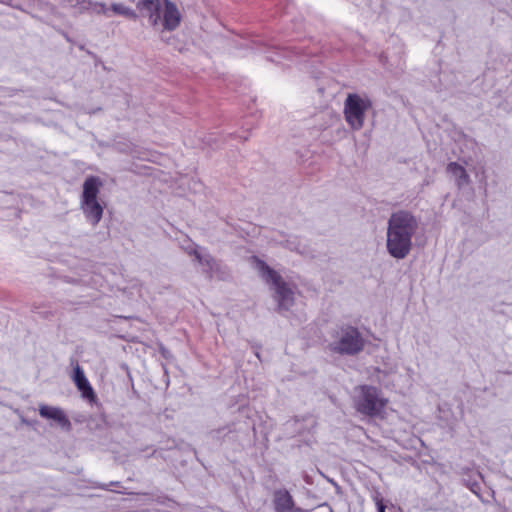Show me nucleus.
<instances>
[{"instance_id": "22", "label": "nucleus", "mask_w": 512, "mask_h": 512, "mask_svg": "<svg viewBox=\"0 0 512 512\" xmlns=\"http://www.w3.org/2000/svg\"><path fill=\"white\" fill-rule=\"evenodd\" d=\"M130 145H131V144H123V145L118 144V145H117V149H118L120 152H122V153H123V151H122V150H129V146H130Z\"/></svg>"}, {"instance_id": "9", "label": "nucleus", "mask_w": 512, "mask_h": 512, "mask_svg": "<svg viewBox=\"0 0 512 512\" xmlns=\"http://www.w3.org/2000/svg\"><path fill=\"white\" fill-rule=\"evenodd\" d=\"M39 414L41 417L46 419H52L56 421L62 429L65 431H71L72 424L64 411L59 407H53L48 405H41L39 407Z\"/></svg>"}, {"instance_id": "5", "label": "nucleus", "mask_w": 512, "mask_h": 512, "mask_svg": "<svg viewBox=\"0 0 512 512\" xmlns=\"http://www.w3.org/2000/svg\"><path fill=\"white\" fill-rule=\"evenodd\" d=\"M368 96L350 93L344 101V118L352 130H360L364 126L366 112L372 108Z\"/></svg>"}, {"instance_id": "15", "label": "nucleus", "mask_w": 512, "mask_h": 512, "mask_svg": "<svg viewBox=\"0 0 512 512\" xmlns=\"http://www.w3.org/2000/svg\"><path fill=\"white\" fill-rule=\"evenodd\" d=\"M235 423H229L222 427L212 429L208 432V437L216 442L222 443L231 433H235Z\"/></svg>"}, {"instance_id": "8", "label": "nucleus", "mask_w": 512, "mask_h": 512, "mask_svg": "<svg viewBox=\"0 0 512 512\" xmlns=\"http://www.w3.org/2000/svg\"><path fill=\"white\" fill-rule=\"evenodd\" d=\"M137 7L147 11L151 26L156 27L161 22L165 0H141Z\"/></svg>"}, {"instance_id": "7", "label": "nucleus", "mask_w": 512, "mask_h": 512, "mask_svg": "<svg viewBox=\"0 0 512 512\" xmlns=\"http://www.w3.org/2000/svg\"><path fill=\"white\" fill-rule=\"evenodd\" d=\"M181 13L177 6L170 0H165V7L161 16L163 30L174 31L181 23Z\"/></svg>"}, {"instance_id": "12", "label": "nucleus", "mask_w": 512, "mask_h": 512, "mask_svg": "<svg viewBox=\"0 0 512 512\" xmlns=\"http://www.w3.org/2000/svg\"><path fill=\"white\" fill-rule=\"evenodd\" d=\"M103 183L97 176H89L83 183L81 202L98 200V194Z\"/></svg>"}, {"instance_id": "20", "label": "nucleus", "mask_w": 512, "mask_h": 512, "mask_svg": "<svg viewBox=\"0 0 512 512\" xmlns=\"http://www.w3.org/2000/svg\"><path fill=\"white\" fill-rule=\"evenodd\" d=\"M108 10L109 9L106 7L105 3L93 1L90 11H92L96 14L108 15Z\"/></svg>"}, {"instance_id": "16", "label": "nucleus", "mask_w": 512, "mask_h": 512, "mask_svg": "<svg viewBox=\"0 0 512 512\" xmlns=\"http://www.w3.org/2000/svg\"><path fill=\"white\" fill-rule=\"evenodd\" d=\"M123 153L130 155L133 158L139 159V160H150L151 153L150 151L141 148L139 146H136L134 144H131L129 146V150H122Z\"/></svg>"}, {"instance_id": "4", "label": "nucleus", "mask_w": 512, "mask_h": 512, "mask_svg": "<svg viewBox=\"0 0 512 512\" xmlns=\"http://www.w3.org/2000/svg\"><path fill=\"white\" fill-rule=\"evenodd\" d=\"M262 278L271 283L275 290V300L278 303L279 311H287L294 304V293L281 275L269 267L264 261H258Z\"/></svg>"}, {"instance_id": "23", "label": "nucleus", "mask_w": 512, "mask_h": 512, "mask_svg": "<svg viewBox=\"0 0 512 512\" xmlns=\"http://www.w3.org/2000/svg\"><path fill=\"white\" fill-rule=\"evenodd\" d=\"M110 485L120 486V482H111Z\"/></svg>"}, {"instance_id": "14", "label": "nucleus", "mask_w": 512, "mask_h": 512, "mask_svg": "<svg viewBox=\"0 0 512 512\" xmlns=\"http://www.w3.org/2000/svg\"><path fill=\"white\" fill-rule=\"evenodd\" d=\"M73 380L77 388L82 392V396L84 398L92 399L95 397L93 388L91 387L82 368L79 365H77L74 369Z\"/></svg>"}, {"instance_id": "17", "label": "nucleus", "mask_w": 512, "mask_h": 512, "mask_svg": "<svg viewBox=\"0 0 512 512\" xmlns=\"http://www.w3.org/2000/svg\"><path fill=\"white\" fill-rule=\"evenodd\" d=\"M110 9L114 13L122 15L128 19L136 20L138 17L133 9L120 3H112Z\"/></svg>"}, {"instance_id": "6", "label": "nucleus", "mask_w": 512, "mask_h": 512, "mask_svg": "<svg viewBox=\"0 0 512 512\" xmlns=\"http://www.w3.org/2000/svg\"><path fill=\"white\" fill-rule=\"evenodd\" d=\"M189 254L193 255L198 263L203 266V273L208 279H212L222 272V265L209 252L193 249Z\"/></svg>"}, {"instance_id": "21", "label": "nucleus", "mask_w": 512, "mask_h": 512, "mask_svg": "<svg viewBox=\"0 0 512 512\" xmlns=\"http://www.w3.org/2000/svg\"><path fill=\"white\" fill-rule=\"evenodd\" d=\"M374 499L376 502L378 512H385L386 506L383 503V499L380 497V495L377 494Z\"/></svg>"}, {"instance_id": "18", "label": "nucleus", "mask_w": 512, "mask_h": 512, "mask_svg": "<svg viewBox=\"0 0 512 512\" xmlns=\"http://www.w3.org/2000/svg\"><path fill=\"white\" fill-rule=\"evenodd\" d=\"M282 245L291 251L301 252V243H300L299 239L295 236H291V237L287 238L282 243Z\"/></svg>"}, {"instance_id": "13", "label": "nucleus", "mask_w": 512, "mask_h": 512, "mask_svg": "<svg viewBox=\"0 0 512 512\" xmlns=\"http://www.w3.org/2000/svg\"><path fill=\"white\" fill-rule=\"evenodd\" d=\"M446 171L454 177L456 186L459 189L469 185L471 182L470 176L465 168L457 162L448 163Z\"/></svg>"}, {"instance_id": "10", "label": "nucleus", "mask_w": 512, "mask_h": 512, "mask_svg": "<svg viewBox=\"0 0 512 512\" xmlns=\"http://www.w3.org/2000/svg\"><path fill=\"white\" fill-rule=\"evenodd\" d=\"M273 507L275 512H290L296 506L293 497L286 489H278L273 495Z\"/></svg>"}, {"instance_id": "1", "label": "nucleus", "mask_w": 512, "mask_h": 512, "mask_svg": "<svg viewBox=\"0 0 512 512\" xmlns=\"http://www.w3.org/2000/svg\"><path fill=\"white\" fill-rule=\"evenodd\" d=\"M419 229L417 217L408 210L393 212L387 223L386 248L390 256L401 260L413 247L412 239Z\"/></svg>"}, {"instance_id": "2", "label": "nucleus", "mask_w": 512, "mask_h": 512, "mask_svg": "<svg viewBox=\"0 0 512 512\" xmlns=\"http://www.w3.org/2000/svg\"><path fill=\"white\" fill-rule=\"evenodd\" d=\"M365 345L366 339L357 327L342 324L331 332L327 347L330 352L340 356H356L364 350Z\"/></svg>"}, {"instance_id": "19", "label": "nucleus", "mask_w": 512, "mask_h": 512, "mask_svg": "<svg viewBox=\"0 0 512 512\" xmlns=\"http://www.w3.org/2000/svg\"><path fill=\"white\" fill-rule=\"evenodd\" d=\"M74 7H78L81 12L90 11L93 1L92 0H67Z\"/></svg>"}, {"instance_id": "24", "label": "nucleus", "mask_w": 512, "mask_h": 512, "mask_svg": "<svg viewBox=\"0 0 512 512\" xmlns=\"http://www.w3.org/2000/svg\"><path fill=\"white\" fill-rule=\"evenodd\" d=\"M99 487L102 488V489H107V485H104V484L100 485Z\"/></svg>"}, {"instance_id": "11", "label": "nucleus", "mask_w": 512, "mask_h": 512, "mask_svg": "<svg viewBox=\"0 0 512 512\" xmlns=\"http://www.w3.org/2000/svg\"><path fill=\"white\" fill-rule=\"evenodd\" d=\"M81 209L89 223L96 226L102 219L103 207L98 200L80 202Z\"/></svg>"}, {"instance_id": "3", "label": "nucleus", "mask_w": 512, "mask_h": 512, "mask_svg": "<svg viewBox=\"0 0 512 512\" xmlns=\"http://www.w3.org/2000/svg\"><path fill=\"white\" fill-rule=\"evenodd\" d=\"M354 407L362 415L375 417L379 416L387 400L382 397L381 391L370 385H361L355 389Z\"/></svg>"}]
</instances>
